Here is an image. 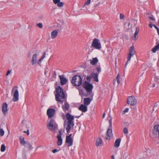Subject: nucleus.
Returning a JSON list of instances; mask_svg holds the SVG:
<instances>
[{
    "label": "nucleus",
    "instance_id": "nucleus-48",
    "mask_svg": "<svg viewBox=\"0 0 159 159\" xmlns=\"http://www.w3.org/2000/svg\"><path fill=\"white\" fill-rule=\"evenodd\" d=\"M149 18L152 20H155V19L152 17H149Z\"/></svg>",
    "mask_w": 159,
    "mask_h": 159
},
{
    "label": "nucleus",
    "instance_id": "nucleus-14",
    "mask_svg": "<svg viewBox=\"0 0 159 159\" xmlns=\"http://www.w3.org/2000/svg\"><path fill=\"white\" fill-rule=\"evenodd\" d=\"M106 135L107 136L105 138L107 140H109L111 137H112L113 135L112 128L109 127L107 130Z\"/></svg>",
    "mask_w": 159,
    "mask_h": 159
},
{
    "label": "nucleus",
    "instance_id": "nucleus-19",
    "mask_svg": "<svg viewBox=\"0 0 159 159\" xmlns=\"http://www.w3.org/2000/svg\"><path fill=\"white\" fill-rule=\"evenodd\" d=\"M92 98H85L84 99V104L85 106H87L89 105L92 100Z\"/></svg>",
    "mask_w": 159,
    "mask_h": 159
},
{
    "label": "nucleus",
    "instance_id": "nucleus-58",
    "mask_svg": "<svg viewBox=\"0 0 159 159\" xmlns=\"http://www.w3.org/2000/svg\"><path fill=\"white\" fill-rule=\"evenodd\" d=\"M99 4H100V2H99L98 3V5H99Z\"/></svg>",
    "mask_w": 159,
    "mask_h": 159
},
{
    "label": "nucleus",
    "instance_id": "nucleus-27",
    "mask_svg": "<svg viewBox=\"0 0 159 159\" xmlns=\"http://www.w3.org/2000/svg\"><path fill=\"white\" fill-rule=\"evenodd\" d=\"M62 108L64 111H66L68 110L69 109V105L66 102H65L64 103V105L62 106Z\"/></svg>",
    "mask_w": 159,
    "mask_h": 159
},
{
    "label": "nucleus",
    "instance_id": "nucleus-1",
    "mask_svg": "<svg viewBox=\"0 0 159 159\" xmlns=\"http://www.w3.org/2000/svg\"><path fill=\"white\" fill-rule=\"evenodd\" d=\"M66 117L67 121H65L64 127H66L67 133L68 134L70 132V130L71 127H73L74 125V116H72L69 113H67L66 114Z\"/></svg>",
    "mask_w": 159,
    "mask_h": 159
},
{
    "label": "nucleus",
    "instance_id": "nucleus-32",
    "mask_svg": "<svg viewBox=\"0 0 159 159\" xmlns=\"http://www.w3.org/2000/svg\"><path fill=\"white\" fill-rule=\"evenodd\" d=\"M6 150V147L4 144H2L1 145V151L2 152H4Z\"/></svg>",
    "mask_w": 159,
    "mask_h": 159
},
{
    "label": "nucleus",
    "instance_id": "nucleus-29",
    "mask_svg": "<svg viewBox=\"0 0 159 159\" xmlns=\"http://www.w3.org/2000/svg\"><path fill=\"white\" fill-rule=\"evenodd\" d=\"M120 77L119 75V74H118L117 77H116V80L114 79L113 80V84H115V82H116V80L117 82L118 85L120 83Z\"/></svg>",
    "mask_w": 159,
    "mask_h": 159
},
{
    "label": "nucleus",
    "instance_id": "nucleus-42",
    "mask_svg": "<svg viewBox=\"0 0 159 159\" xmlns=\"http://www.w3.org/2000/svg\"><path fill=\"white\" fill-rule=\"evenodd\" d=\"M23 132L24 133H26L27 135H29V130L28 129L27 130V131H23Z\"/></svg>",
    "mask_w": 159,
    "mask_h": 159
},
{
    "label": "nucleus",
    "instance_id": "nucleus-31",
    "mask_svg": "<svg viewBox=\"0 0 159 159\" xmlns=\"http://www.w3.org/2000/svg\"><path fill=\"white\" fill-rule=\"evenodd\" d=\"M77 89L79 90V94L81 97H82L84 95V92L83 90L82 89H80L79 87Z\"/></svg>",
    "mask_w": 159,
    "mask_h": 159
},
{
    "label": "nucleus",
    "instance_id": "nucleus-15",
    "mask_svg": "<svg viewBox=\"0 0 159 159\" xmlns=\"http://www.w3.org/2000/svg\"><path fill=\"white\" fill-rule=\"evenodd\" d=\"M55 111L53 109H49L47 111V115L49 118H51L54 116Z\"/></svg>",
    "mask_w": 159,
    "mask_h": 159
},
{
    "label": "nucleus",
    "instance_id": "nucleus-33",
    "mask_svg": "<svg viewBox=\"0 0 159 159\" xmlns=\"http://www.w3.org/2000/svg\"><path fill=\"white\" fill-rule=\"evenodd\" d=\"M5 132L4 130L2 129H0V136L1 137L4 134Z\"/></svg>",
    "mask_w": 159,
    "mask_h": 159
},
{
    "label": "nucleus",
    "instance_id": "nucleus-3",
    "mask_svg": "<svg viewBox=\"0 0 159 159\" xmlns=\"http://www.w3.org/2000/svg\"><path fill=\"white\" fill-rule=\"evenodd\" d=\"M71 83L73 86L79 87L82 84V78L78 75H75L72 78Z\"/></svg>",
    "mask_w": 159,
    "mask_h": 159
},
{
    "label": "nucleus",
    "instance_id": "nucleus-47",
    "mask_svg": "<svg viewBox=\"0 0 159 159\" xmlns=\"http://www.w3.org/2000/svg\"><path fill=\"white\" fill-rule=\"evenodd\" d=\"M43 59H42L41 58L38 61V63L39 64L40 62H41L42 60Z\"/></svg>",
    "mask_w": 159,
    "mask_h": 159
},
{
    "label": "nucleus",
    "instance_id": "nucleus-38",
    "mask_svg": "<svg viewBox=\"0 0 159 159\" xmlns=\"http://www.w3.org/2000/svg\"><path fill=\"white\" fill-rule=\"evenodd\" d=\"M99 0H91V1L92 2H93L94 4H95L96 6H97V4L96 3L99 1Z\"/></svg>",
    "mask_w": 159,
    "mask_h": 159
},
{
    "label": "nucleus",
    "instance_id": "nucleus-54",
    "mask_svg": "<svg viewBox=\"0 0 159 159\" xmlns=\"http://www.w3.org/2000/svg\"><path fill=\"white\" fill-rule=\"evenodd\" d=\"M62 116L63 117V119H64L65 118V116L64 114L62 115Z\"/></svg>",
    "mask_w": 159,
    "mask_h": 159
},
{
    "label": "nucleus",
    "instance_id": "nucleus-21",
    "mask_svg": "<svg viewBox=\"0 0 159 159\" xmlns=\"http://www.w3.org/2000/svg\"><path fill=\"white\" fill-rule=\"evenodd\" d=\"M139 28L137 27L135 29V31L134 34V36L133 37L132 39L134 40H136L138 38V34L139 31Z\"/></svg>",
    "mask_w": 159,
    "mask_h": 159
},
{
    "label": "nucleus",
    "instance_id": "nucleus-49",
    "mask_svg": "<svg viewBox=\"0 0 159 159\" xmlns=\"http://www.w3.org/2000/svg\"><path fill=\"white\" fill-rule=\"evenodd\" d=\"M152 25H152L151 24V23H150V24L149 25V27L151 28H152Z\"/></svg>",
    "mask_w": 159,
    "mask_h": 159
},
{
    "label": "nucleus",
    "instance_id": "nucleus-7",
    "mask_svg": "<svg viewBox=\"0 0 159 159\" xmlns=\"http://www.w3.org/2000/svg\"><path fill=\"white\" fill-rule=\"evenodd\" d=\"M152 136L153 138L159 139V125H155L152 130Z\"/></svg>",
    "mask_w": 159,
    "mask_h": 159
},
{
    "label": "nucleus",
    "instance_id": "nucleus-22",
    "mask_svg": "<svg viewBox=\"0 0 159 159\" xmlns=\"http://www.w3.org/2000/svg\"><path fill=\"white\" fill-rule=\"evenodd\" d=\"M98 73H96L93 72H92L91 73L92 77L93 79L96 82H98Z\"/></svg>",
    "mask_w": 159,
    "mask_h": 159
},
{
    "label": "nucleus",
    "instance_id": "nucleus-36",
    "mask_svg": "<svg viewBox=\"0 0 159 159\" xmlns=\"http://www.w3.org/2000/svg\"><path fill=\"white\" fill-rule=\"evenodd\" d=\"M36 25L39 28L41 29L42 28L43 25L41 23H39L37 24Z\"/></svg>",
    "mask_w": 159,
    "mask_h": 159
},
{
    "label": "nucleus",
    "instance_id": "nucleus-12",
    "mask_svg": "<svg viewBox=\"0 0 159 159\" xmlns=\"http://www.w3.org/2000/svg\"><path fill=\"white\" fill-rule=\"evenodd\" d=\"M71 134L66 136V143L67 144L68 147L71 146L73 145V139L71 138Z\"/></svg>",
    "mask_w": 159,
    "mask_h": 159
},
{
    "label": "nucleus",
    "instance_id": "nucleus-24",
    "mask_svg": "<svg viewBox=\"0 0 159 159\" xmlns=\"http://www.w3.org/2000/svg\"><path fill=\"white\" fill-rule=\"evenodd\" d=\"M58 31L57 30H53L51 33V37L52 39L56 38L57 35Z\"/></svg>",
    "mask_w": 159,
    "mask_h": 159
},
{
    "label": "nucleus",
    "instance_id": "nucleus-18",
    "mask_svg": "<svg viewBox=\"0 0 159 159\" xmlns=\"http://www.w3.org/2000/svg\"><path fill=\"white\" fill-rule=\"evenodd\" d=\"M53 3L55 4H57V7H62L64 3L62 2H60V0H53Z\"/></svg>",
    "mask_w": 159,
    "mask_h": 159
},
{
    "label": "nucleus",
    "instance_id": "nucleus-34",
    "mask_svg": "<svg viewBox=\"0 0 159 159\" xmlns=\"http://www.w3.org/2000/svg\"><path fill=\"white\" fill-rule=\"evenodd\" d=\"M110 119L109 120V127L112 128V118L111 116H110Z\"/></svg>",
    "mask_w": 159,
    "mask_h": 159
},
{
    "label": "nucleus",
    "instance_id": "nucleus-40",
    "mask_svg": "<svg viewBox=\"0 0 159 159\" xmlns=\"http://www.w3.org/2000/svg\"><path fill=\"white\" fill-rule=\"evenodd\" d=\"M120 18L121 19H122L124 18V16L123 14L120 13Z\"/></svg>",
    "mask_w": 159,
    "mask_h": 159
},
{
    "label": "nucleus",
    "instance_id": "nucleus-41",
    "mask_svg": "<svg viewBox=\"0 0 159 159\" xmlns=\"http://www.w3.org/2000/svg\"><path fill=\"white\" fill-rule=\"evenodd\" d=\"M97 71L98 73H99L101 71V68L99 67H97L96 68Z\"/></svg>",
    "mask_w": 159,
    "mask_h": 159
},
{
    "label": "nucleus",
    "instance_id": "nucleus-45",
    "mask_svg": "<svg viewBox=\"0 0 159 159\" xmlns=\"http://www.w3.org/2000/svg\"><path fill=\"white\" fill-rule=\"evenodd\" d=\"M45 54H46V52H44V53H43L42 56L41 57V58H42V59H43L45 57Z\"/></svg>",
    "mask_w": 159,
    "mask_h": 159
},
{
    "label": "nucleus",
    "instance_id": "nucleus-17",
    "mask_svg": "<svg viewBox=\"0 0 159 159\" xmlns=\"http://www.w3.org/2000/svg\"><path fill=\"white\" fill-rule=\"evenodd\" d=\"M59 78L60 83L61 85H64L66 84L67 82V80L66 78L64 77L63 75H59Z\"/></svg>",
    "mask_w": 159,
    "mask_h": 159
},
{
    "label": "nucleus",
    "instance_id": "nucleus-30",
    "mask_svg": "<svg viewBox=\"0 0 159 159\" xmlns=\"http://www.w3.org/2000/svg\"><path fill=\"white\" fill-rule=\"evenodd\" d=\"M159 49V43L155 46L152 49V51L153 53H155Z\"/></svg>",
    "mask_w": 159,
    "mask_h": 159
},
{
    "label": "nucleus",
    "instance_id": "nucleus-11",
    "mask_svg": "<svg viewBox=\"0 0 159 159\" xmlns=\"http://www.w3.org/2000/svg\"><path fill=\"white\" fill-rule=\"evenodd\" d=\"M137 102V99L134 96H133L129 97L127 99V103L131 106H134L136 105Z\"/></svg>",
    "mask_w": 159,
    "mask_h": 159
},
{
    "label": "nucleus",
    "instance_id": "nucleus-6",
    "mask_svg": "<svg viewBox=\"0 0 159 159\" xmlns=\"http://www.w3.org/2000/svg\"><path fill=\"white\" fill-rule=\"evenodd\" d=\"M129 53H128L127 56V61L125 64V67L127 66V64L129 61L131 57L135 53V51L134 50V47L132 46L130 47L129 50Z\"/></svg>",
    "mask_w": 159,
    "mask_h": 159
},
{
    "label": "nucleus",
    "instance_id": "nucleus-37",
    "mask_svg": "<svg viewBox=\"0 0 159 159\" xmlns=\"http://www.w3.org/2000/svg\"><path fill=\"white\" fill-rule=\"evenodd\" d=\"M123 132L125 134H127L128 133V130L127 128L125 127L124 129Z\"/></svg>",
    "mask_w": 159,
    "mask_h": 159
},
{
    "label": "nucleus",
    "instance_id": "nucleus-5",
    "mask_svg": "<svg viewBox=\"0 0 159 159\" xmlns=\"http://www.w3.org/2000/svg\"><path fill=\"white\" fill-rule=\"evenodd\" d=\"M82 86L86 90L87 93H91L92 92L93 86L89 82L85 81L82 84Z\"/></svg>",
    "mask_w": 159,
    "mask_h": 159
},
{
    "label": "nucleus",
    "instance_id": "nucleus-43",
    "mask_svg": "<svg viewBox=\"0 0 159 159\" xmlns=\"http://www.w3.org/2000/svg\"><path fill=\"white\" fill-rule=\"evenodd\" d=\"M11 71V70H8L7 71V73L6 74V76H7L8 75L10 74Z\"/></svg>",
    "mask_w": 159,
    "mask_h": 159
},
{
    "label": "nucleus",
    "instance_id": "nucleus-60",
    "mask_svg": "<svg viewBox=\"0 0 159 159\" xmlns=\"http://www.w3.org/2000/svg\"><path fill=\"white\" fill-rule=\"evenodd\" d=\"M153 87L155 86V85H154L153 86Z\"/></svg>",
    "mask_w": 159,
    "mask_h": 159
},
{
    "label": "nucleus",
    "instance_id": "nucleus-2",
    "mask_svg": "<svg viewBox=\"0 0 159 159\" xmlns=\"http://www.w3.org/2000/svg\"><path fill=\"white\" fill-rule=\"evenodd\" d=\"M57 93L55 95L56 100L59 102L62 103L63 101L61 99H64L65 95L63 90L60 86H58L56 88Z\"/></svg>",
    "mask_w": 159,
    "mask_h": 159
},
{
    "label": "nucleus",
    "instance_id": "nucleus-13",
    "mask_svg": "<svg viewBox=\"0 0 159 159\" xmlns=\"http://www.w3.org/2000/svg\"><path fill=\"white\" fill-rule=\"evenodd\" d=\"M59 134L57 135V144L58 146H60L61 145L62 142V139L61 138V136L62 134L61 133V130H60L59 131Z\"/></svg>",
    "mask_w": 159,
    "mask_h": 159
},
{
    "label": "nucleus",
    "instance_id": "nucleus-44",
    "mask_svg": "<svg viewBox=\"0 0 159 159\" xmlns=\"http://www.w3.org/2000/svg\"><path fill=\"white\" fill-rule=\"evenodd\" d=\"M129 111V108H126L123 111V113H125L126 112H127Z\"/></svg>",
    "mask_w": 159,
    "mask_h": 159
},
{
    "label": "nucleus",
    "instance_id": "nucleus-50",
    "mask_svg": "<svg viewBox=\"0 0 159 159\" xmlns=\"http://www.w3.org/2000/svg\"><path fill=\"white\" fill-rule=\"evenodd\" d=\"M153 26L157 30V29H158V28L155 25H153Z\"/></svg>",
    "mask_w": 159,
    "mask_h": 159
},
{
    "label": "nucleus",
    "instance_id": "nucleus-51",
    "mask_svg": "<svg viewBox=\"0 0 159 159\" xmlns=\"http://www.w3.org/2000/svg\"><path fill=\"white\" fill-rule=\"evenodd\" d=\"M111 157V159H114V157L113 155H112Z\"/></svg>",
    "mask_w": 159,
    "mask_h": 159
},
{
    "label": "nucleus",
    "instance_id": "nucleus-55",
    "mask_svg": "<svg viewBox=\"0 0 159 159\" xmlns=\"http://www.w3.org/2000/svg\"><path fill=\"white\" fill-rule=\"evenodd\" d=\"M21 123H22V124H24V120H22L21 121Z\"/></svg>",
    "mask_w": 159,
    "mask_h": 159
},
{
    "label": "nucleus",
    "instance_id": "nucleus-59",
    "mask_svg": "<svg viewBox=\"0 0 159 159\" xmlns=\"http://www.w3.org/2000/svg\"><path fill=\"white\" fill-rule=\"evenodd\" d=\"M76 118H79V117H76Z\"/></svg>",
    "mask_w": 159,
    "mask_h": 159
},
{
    "label": "nucleus",
    "instance_id": "nucleus-46",
    "mask_svg": "<svg viewBox=\"0 0 159 159\" xmlns=\"http://www.w3.org/2000/svg\"><path fill=\"white\" fill-rule=\"evenodd\" d=\"M57 151V150L56 149H54L52 150V152L53 153H55Z\"/></svg>",
    "mask_w": 159,
    "mask_h": 159
},
{
    "label": "nucleus",
    "instance_id": "nucleus-56",
    "mask_svg": "<svg viewBox=\"0 0 159 159\" xmlns=\"http://www.w3.org/2000/svg\"><path fill=\"white\" fill-rule=\"evenodd\" d=\"M24 159H26V157L25 155L24 157Z\"/></svg>",
    "mask_w": 159,
    "mask_h": 159
},
{
    "label": "nucleus",
    "instance_id": "nucleus-53",
    "mask_svg": "<svg viewBox=\"0 0 159 159\" xmlns=\"http://www.w3.org/2000/svg\"><path fill=\"white\" fill-rule=\"evenodd\" d=\"M105 113H104L103 114V115H102V118H104L105 116Z\"/></svg>",
    "mask_w": 159,
    "mask_h": 159
},
{
    "label": "nucleus",
    "instance_id": "nucleus-35",
    "mask_svg": "<svg viewBox=\"0 0 159 159\" xmlns=\"http://www.w3.org/2000/svg\"><path fill=\"white\" fill-rule=\"evenodd\" d=\"M91 0H88L85 2L84 3V6L85 5H89L90 3Z\"/></svg>",
    "mask_w": 159,
    "mask_h": 159
},
{
    "label": "nucleus",
    "instance_id": "nucleus-28",
    "mask_svg": "<svg viewBox=\"0 0 159 159\" xmlns=\"http://www.w3.org/2000/svg\"><path fill=\"white\" fill-rule=\"evenodd\" d=\"M121 139H117L114 144V146L116 148H118V147L120 144V142Z\"/></svg>",
    "mask_w": 159,
    "mask_h": 159
},
{
    "label": "nucleus",
    "instance_id": "nucleus-20",
    "mask_svg": "<svg viewBox=\"0 0 159 159\" xmlns=\"http://www.w3.org/2000/svg\"><path fill=\"white\" fill-rule=\"evenodd\" d=\"M79 109L83 112H85L87 110V106H85L84 104H81L79 107Z\"/></svg>",
    "mask_w": 159,
    "mask_h": 159
},
{
    "label": "nucleus",
    "instance_id": "nucleus-52",
    "mask_svg": "<svg viewBox=\"0 0 159 159\" xmlns=\"http://www.w3.org/2000/svg\"><path fill=\"white\" fill-rule=\"evenodd\" d=\"M157 30V31L158 34V35H159V29L158 28Z\"/></svg>",
    "mask_w": 159,
    "mask_h": 159
},
{
    "label": "nucleus",
    "instance_id": "nucleus-16",
    "mask_svg": "<svg viewBox=\"0 0 159 159\" xmlns=\"http://www.w3.org/2000/svg\"><path fill=\"white\" fill-rule=\"evenodd\" d=\"M2 111L4 115L7 112V105L6 103H3L2 106Z\"/></svg>",
    "mask_w": 159,
    "mask_h": 159
},
{
    "label": "nucleus",
    "instance_id": "nucleus-57",
    "mask_svg": "<svg viewBox=\"0 0 159 159\" xmlns=\"http://www.w3.org/2000/svg\"><path fill=\"white\" fill-rule=\"evenodd\" d=\"M30 52L29 53V55H28V56L29 57H30Z\"/></svg>",
    "mask_w": 159,
    "mask_h": 159
},
{
    "label": "nucleus",
    "instance_id": "nucleus-39",
    "mask_svg": "<svg viewBox=\"0 0 159 159\" xmlns=\"http://www.w3.org/2000/svg\"><path fill=\"white\" fill-rule=\"evenodd\" d=\"M86 80H87L89 81L90 82L91 80V77L89 75H87V77H86Z\"/></svg>",
    "mask_w": 159,
    "mask_h": 159
},
{
    "label": "nucleus",
    "instance_id": "nucleus-23",
    "mask_svg": "<svg viewBox=\"0 0 159 159\" xmlns=\"http://www.w3.org/2000/svg\"><path fill=\"white\" fill-rule=\"evenodd\" d=\"M102 143V141L100 138L97 139L96 142V146L97 147L100 146Z\"/></svg>",
    "mask_w": 159,
    "mask_h": 159
},
{
    "label": "nucleus",
    "instance_id": "nucleus-9",
    "mask_svg": "<svg viewBox=\"0 0 159 159\" xmlns=\"http://www.w3.org/2000/svg\"><path fill=\"white\" fill-rule=\"evenodd\" d=\"M91 46L98 49H100L101 48V43L99 40L97 39H93Z\"/></svg>",
    "mask_w": 159,
    "mask_h": 159
},
{
    "label": "nucleus",
    "instance_id": "nucleus-8",
    "mask_svg": "<svg viewBox=\"0 0 159 159\" xmlns=\"http://www.w3.org/2000/svg\"><path fill=\"white\" fill-rule=\"evenodd\" d=\"M12 94H13V98L12 100L13 101L16 102L19 99V92L17 87H14L13 88L12 91Z\"/></svg>",
    "mask_w": 159,
    "mask_h": 159
},
{
    "label": "nucleus",
    "instance_id": "nucleus-10",
    "mask_svg": "<svg viewBox=\"0 0 159 159\" xmlns=\"http://www.w3.org/2000/svg\"><path fill=\"white\" fill-rule=\"evenodd\" d=\"M20 144L22 146L27 148L29 150H30L33 148L31 144L29 142L25 141L23 137L20 138Z\"/></svg>",
    "mask_w": 159,
    "mask_h": 159
},
{
    "label": "nucleus",
    "instance_id": "nucleus-26",
    "mask_svg": "<svg viewBox=\"0 0 159 159\" xmlns=\"http://www.w3.org/2000/svg\"><path fill=\"white\" fill-rule=\"evenodd\" d=\"M37 55L36 54H34L32 56L31 59V62L32 65H34L36 63L37 61Z\"/></svg>",
    "mask_w": 159,
    "mask_h": 159
},
{
    "label": "nucleus",
    "instance_id": "nucleus-25",
    "mask_svg": "<svg viewBox=\"0 0 159 159\" xmlns=\"http://www.w3.org/2000/svg\"><path fill=\"white\" fill-rule=\"evenodd\" d=\"M98 61V60L97 57L93 58L92 60H90V63L92 65H95Z\"/></svg>",
    "mask_w": 159,
    "mask_h": 159
},
{
    "label": "nucleus",
    "instance_id": "nucleus-4",
    "mask_svg": "<svg viewBox=\"0 0 159 159\" xmlns=\"http://www.w3.org/2000/svg\"><path fill=\"white\" fill-rule=\"evenodd\" d=\"M47 127L50 130L52 131L57 128V125L54 120L51 119L47 124Z\"/></svg>",
    "mask_w": 159,
    "mask_h": 159
}]
</instances>
